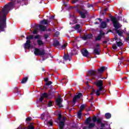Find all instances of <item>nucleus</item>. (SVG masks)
<instances>
[{"label": "nucleus", "instance_id": "nucleus-46", "mask_svg": "<svg viewBox=\"0 0 129 129\" xmlns=\"http://www.w3.org/2000/svg\"><path fill=\"white\" fill-rule=\"evenodd\" d=\"M96 121H97V122L98 123H100V122H101V120H100V119L98 118V119H97Z\"/></svg>", "mask_w": 129, "mask_h": 129}, {"label": "nucleus", "instance_id": "nucleus-31", "mask_svg": "<svg viewBox=\"0 0 129 129\" xmlns=\"http://www.w3.org/2000/svg\"><path fill=\"white\" fill-rule=\"evenodd\" d=\"M51 84H52V82H51V81H49V82H46V83L45 84V85L44 86V88H47L46 86H48L49 85H51Z\"/></svg>", "mask_w": 129, "mask_h": 129}, {"label": "nucleus", "instance_id": "nucleus-52", "mask_svg": "<svg viewBox=\"0 0 129 129\" xmlns=\"http://www.w3.org/2000/svg\"><path fill=\"white\" fill-rule=\"evenodd\" d=\"M21 128H22V126H20L19 127H18V129H21Z\"/></svg>", "mask_w": 129, "mask_h": 129}, {"label": "nucleus", "instance_id": "nucleus-19", "mask_svg": "<svg viewBox=\"0 0 129 129\" xmlns=\"http://www.w3.org/2000/svg\"><path fill=\"white\" fill-rule=\"evenodd\" d=\"M80 15L83 19H84L85 18V14H86V11H81L80 12Z\"/></svg>", "mask_w": 129, "mask_h": 129}, {"label": "nucleus", "instance_id": "nucleus-20", "mask_svg": "<svg viewBox=\"0 0 129 129\" xmlns=\"http://www.w3.org/2000/svg\"><path fill=\"white\" fill-rule=\"evenodd\" d=\"M106 69H107V68L105 67H102L98 70V72L99 73H102V72H103Z\"/></svg>", "mask_w": 129, "mask_h": 129}, {"label": "nucleus", "instance_id": "nucleus-54", "mask_svg": "<svg viewBox=\"0 0 129 129\" xmlns=\"http://www.w3.org/2000/svg\"><path fill=\"white\" fill-rule=\"evenodd\" d=\"M98 20H99V21H101V19L99 18Z\"/></svg>", "mask_w": 129, "mask_h": 129}, {"label": "nucleus", "instance_id": "nucleus-30", "mask_svg": "<svg viewBox=\"0 0 129 129\" xmlns=\"http://www.w3.org/2000/svg\"><path fill=\"white\" fill-rule=\"evenodd\" d=\"M82 112V111L81 110H79L78 112V118H81V115L82 114V113H81Z\"/></svg>", "mask_w": 129, "mask_h": 129}, {"label": "nucleus", "instance_id": "nucleus-24", "mask_svg": "<svg viewBox=\"0 0 129 129\" xmlns=\"http://www.w3.org/2000/svg\"><path fill=\"white\" fill-rule=\"evenodd\" d=\"M48 23V20H43L40 21V24L41 25H47Z\"/></svg>", "mask_w": 129, "mask_h": 129}, {"label": "nucleus", "instance_id": "nucleus-9", "mask_svg": "<svg viewBox=\"0 0 129 129\" xmlns=\"http://www.w3.org/2000/svg\"><path fill=\"white\" fill-rule=\"evenodd\" d=\"M101 92H104V90H103V87H99L98 89H97L96 91H95V94L97 96H99L100 94H101Z\"/></svg>", "mask_w": 129, "mask_h": 129}, {"label": "nucleus", "instance_id": "nucleus-32", "mask_svg": "<svg viewBox=\"0 0 129 129\" xmlns=\"http://www.w3.org/2000/svg\"><path fill=\"white\" fill-rule=\"evenodd\" d=\"M85 107H86V105H85V104L82 105L80 106V110H81V111H82V110H83L85 108Z\"/></svg>", "mask_w": 129, "mask_h": 129}, {"label": "nucleus", "instance_id": "nucleus-18", "mask_svg": "<svg viewBox=\"0 0 129 129\" xmlns=\"http://www.w3.org/2000/svg\"><path fill=\"white\" fill-rule=\"evenodd\" d=\"M63 59L64 60H69V61H70L71 60V56H70L69 54H64L63 56Z\"/></svg>", "mask_w": 129, "mask_h": 129}, {"label": "nucleus", "instance_id": "nucleus-25", "mask_svg": "<svg viewBox=\"0 0 129 129\" xmlns=\"http://www.w3.org/2000/svg\"><path fill=\"white\" fill-rule=\"evenodd\" d=\"M116 33L119 35V36H122V34L123 33V31L116 30Z\"/></svg>", "mask_w": 129, "mask_h": 129}, {"label": "nucleus", "instance_id": "nucleus-26", "mask_svg": "<svg viewBox=\"0 0 129 129\" xmlns=\"http://www.w3.org/2000/svg\"><path fill=\"white\" fill-rule=\"evenodd\" d=\"M39 27L41 31H45L46 30V26H45L39 25Z\"/></svg>", "mask_w": 129, "mask_h": 129}, {"label": "nucleus", "instance_id": "nucleus-10", "mask_svg": "<svg viewBox=\"0 0 129 129\" xmlns=\"http://www.w3.org/2000/svg\"><path fill=\"white\" fill-rule=\"evenodd\" d=\"M62 101L63 100L61 98V97H58L56 100V104L59 107H63V105H62Z\"/></svg>", "mask_w": 129, "mask_h": 129}, {"label": "nucleus", "instance_id": "nucleus-47", "mask_svg": "<svg viewBox=\"0 0 129 129\" xmlns=\"http://www.w3.org/2000/svg\"><path fill=\"white\" fill-rule=\"evenodd\" d=\"M38 33V30H35L34 31H33V34H37Z\"/></svg>", "mask_w": 129, "mask_h": 129}, {"label": "nucleus", "instance_id": "nucleus-17", "mask_svg": "<svg viewBox=\"0 0 129 129\" xmlns=\"http://www.w3.org/2000/svg\"><path fill=\"white\" fill-rule=\"evenodd\" d=\"M104 35V33L102 32V31L100 32V35L98 36V37L96 38V40H100L101 38H102V36Z\"/></svg>", "mask_w": 129, "mask_h": 129}, {"label": "nucleus", "instance_id": "nucleus-60", "mask_svg": "<svg viewBox=\"0 0 129 129\" xmlns=\"http://www.w3.org/2000/svg\"><path fill=\"white\" fill-rule=\"evenodd\" d=\"M82 9V10H83V9H82V8H81Z\"/></svg>", "mask_w": 129, "mask_h": 129}, {"label": "nucleus", "instance_id": "nucleus-49", "mask_svg": "<svg viewBox=\"0 0 129 129\" xmlns=\"http://www.w3.org/2000/svg\"><path fill=\"white\" fill-rule=\"evenodd\" d=\"M44 81H45V82H47L48 80V78H44Z\"/></svg>", "mask_w": 129, "mask_h": 129}, {"label": "nucleus", "instance_id": "nucleus-39", "mask_svg": "<svg viewBox=\"0 0 129 129\" xmlns=\"http://www.w3.org/2000/svg\"><path fill=\"white\" fill-rule=\"evenodd\" d=\"M59 35H60V33H59V32H58V31L56 32L54 34L55 37H58V36H59Z\"/></svg>", "mask_w": 129, "mask_h": 129}, {"label": "nucleus", "instance_id": "nucleus-37", "mask_svg": "<svg viewBox=\"0 0 129 129\" xmlns=\"http://www.w3.org/2000/svg\"><path fill=\"white\" fill-rule=\"evenodd\" d=\"M67 43H65L64 44H63L62 46H61V49H65V48H66V47H67Z\"/></svg>", "mask_w": 129, "mask_h": 129}, {"label": "nucleus", "instance_id": "nucleus-28", "mask_svg": "<svg viewBox=\"0 0 129 129\" xmlns=\"http://www.w3.org/2000/svg\"><path fill=\"white\" fill-rule=\"evenodd\" d=\"M105 116L106 118H110V117H111V114L109 113H107L105 114Z\"/></svg>", "mask_w": 129, "mask_h": 129}, {"label": "nucleus", "instance_id": "nucleus-35", "mask_svg": "<svg viewBox=\"0 0 129 129\" xmlns=\"http://www.w3.org/2000/svg\"><path fill=\"white\" fill-rule=\"evenodd\" d=\"M112 48L113 50H116V49H117V46H116V44H114L112 45Z\"/></svg>", "mask_w": 129, "mask_h": 129}, {"label": "nucleus", "instance_id": "nucleus-22", "mask_svg": "<svg viewBox=\"0 0 129 129\" xmlns=\"http://www.w3.org/2000/svg\"><path fill=\"white\" fill-rule=\"evenodd\" d=\"M53 46H54V47H57V48H60V43H59L58 41H55L53 43Z\"/></svg>", "mask_w": 129, "mask_h": 129}, {"label": "nucleus", "instance_id": "nucleus-56", "mask_svg": "<svg viewBox=\"0 0 129 129\" xmlns=\"http://www.w3.org/2000/svg\"><path fill=\"white\" fill-rule=\"evenodd\" d=\"M95 25H97V24H98V23L95 22Z\"/></svg>", "mask_w": 129, "mask_h": 129}, {"label": "nucleus", "instance_id": "nucleus-34", "mask_svg": "<svg viewBox=\"0 0 129 129\" xmlns=\"http://www.w3.org/2000/svg\"><path fill=\"white\" fill-rule=\"evenodd\" d=\"M89 74L91 75L92 76H93L94 75H95V71H91L89 72Z\"/></svg>", "mask_w": 129, "mask_h": 129}, {"label": "nucleus", "instance_id": "nucleus-23", "mask_svg": "<svg viewBox=\"0 0 129 129\" xmlns=\"http://www.w3.org/2000/svg\"><path fill=\"white\" fill-rule=\"evenodd\" d=\"M37 44L39 46H43L44 45V42L42 41L41 39L37 40Z\"/></svg>", "mask_w": 129, "mask_h": 129}, {"label": "nucleus", "instance_id": "nucleus-38", "mask_svg": "<svg viewBox=\"0 0 129 129\" xmlns=\"http://www.w3.org/2000/svg\"><path fill=\"white\" fill-rule=\"evenodd\" d=\"M35 39H38V40H40L41 39V36L37 35L35 36L34 37Z\"/></svg>", "mask_w": 129, "mask_h": 129}, {"label": "nucleus", "instance_id": "nucleus-40", "mask_svg": "<svg viewBox=\"0 0 129 129\" xmlns=\"http://www.w3.org/2000/svg\"><path fill=\"white\" fill-rule=\"evenodd\" d=\"M28 129H34V126L32 124H30L28 126Z\"/></svg>", "mask_w": 129, "mask_h": 129}, {"label": "nucleus", "instance_id": "nucleus-41", "mask_svg": "<svg viewBox=\"0 0 129 129\" xmlns=\"http://www.w3.org/2000/svg\"><path fill=\"white\" fill-rule=\"evenodd\" d=\"M119 60H120V63H118V66H119V64L120 65V64H121V62H122V60H123V57H121L120 58H119Z\"/></svg>", "mask_w": 129, "mask_h": 129}, {"label": "nucleus", "instance_id": "nucleus-8", "mask_svg": "<svg viewBox=\"0 0 129 129\" xmlns=\"http://www.w3.org/2000/svg\"><path fill=\"white\" fill-rule=\"evenodd\" d=\"M82 96V94L81 93H79L77 95H76L74 98L73 99V102L74 104H75V103L80 97Z\"/></svg>", "mask_w": 129, "mask_h": 129}, {"label": "nucleus", "instance_id": "nucleus-29", "mask_svg": "<svg viewBox=\"0 0 129 129\" xmlns=\"http://www.w3.org/2000/svg\"><path fill=\"white\" fill-rule=\"evenodd\" d=\"M44 123H46L47 124H49V125H52L53 124V121L52 120H49L48 122L45 121Z\"/></svg>", "mask_w": 129, "mask_h": 129}, {"label": "nucleus", "instance_id": "nucleus-43", "mask_svg": "<svg viewBox=\"0 0 129 129\" xmlns=\"http://www.w3.org/2000/svg\"><path fill=\"white\" fill-rule=\"evenodd\" d=\"M93 121L94 123L95 121H96V120H97V119L96 118V117H93Z\"/></svg>", "mask_w": 129, "mask_h": 129}, {"label": "nucleus", "instance_id": "nucleus-15", "mask_svg": "<svg viewBox=\"0 0 129 129\" xmlns=\"http://www.w3.org/2000/svg\"><path fill=\"white\" fill-rule=\"evenodd\" d=\"M115 40L116 41L117 46L121 47V46L122 45V42H121V40H118V38H117V37L115 38Z\"/></svg>", "mask_w": 129, "mask_h": 129}, {"label": "nucleus", "instance_id": "nucleus-27", "mask_svg": "<svg viewBox=\"0 0 129 129\" xmlns=\"http://www.w3.org/2000/svg\"><path fill=\"white\" fill-rule=\"evenodd\" d=\"M28 77H26L23 79L22 81H21V83H22L23 84H24V83H26V82H27V81H28Z\"/></svg>", "mask_w": 129, "mask_h": 129}, {"label": "nucleus", "instance_id": "nucleus-36", "mask_svg": "<svg viewBox=\"0 0 129 129\" xmlns=\"http://www.w3.org/2000/svg\"><path fill=\"white\" fill-rule=\"evenodd\" d=\"M75 30H79V29H80V25L79 24L76 25L75 27Z\"/></svg>", "mask_w": 129, "mask_h": 129}, {"label": "nucleus", "instance_id": "nucleus-50", "mask_svg": "<svg viewBox=\"0 0 129 129\" xmlns=\"http://www.w3.org/2000/svg\"><path fill=\"white\" fill-rule=\"evenodd\" d=\"M48 35H47V34L45 35V36H44V38H45V39H47V38H48Z\"/></svg>", "mask_w": 129, "mask_h": 129}, {"label": "nucleus", "instance_id": "nucleus-5", "mask_svg": "<svg viewBox=\"0 0 129 129\" xmlns=\"http://www.w3.org/2000/svg\"><path fill=\"white\" fill-rule=\"evenodd\" d=\"M34 53L35 55H45V51L44 50H41L39 48H35Z\"/></svg>", "mask_w": 129, "mask_h": 129}, {"label": "nucleus", "instance_id": "nucleus-48", "mask_svg": "<svg viewBox=\"0 0 129 129\" xmlns=\"http://www.w3.org/2000/svg\"><path fill=\"white\" fill-rule=\"evenodd\" d=\"M26 120H28V121H30V120H31V117H28V118L26 119Z\"/></svg>", "mask_w": 129, "mask_h": 129}, {"label": "nucleus", "instance_id": "nucleus-4", "mask_svg": "<svg viewBox=\"0 0 129 129\" xmlns=\"http://www.w3.org/2000/svg\"><path fill=\"white\" fill-rule=\"evenodd\" d=\"M112 21L113 22V26L116 29H119L121 27V25L116 20V18H112Z\"/></svg>", "mask_w": 129, "mask_h": 129}, {"label": "nucleus", "instance_id": "nucleus-59", "mask_svg": "<svg viewBox=\"0 0 129 129\" xmlns=\"http://www.w3.org/2000/svg\"><path fill=\"white\" fill-rule=\"evenodd\" d=\"M49 98H52V97H49Z\"/></svg>", "mask_w": 129, "mask_h": 129}, {"label": "nucleus", "instance_id": "nucleus-2", "mask_svg": "<svg viewBox=\"0 0 129 129\" xmlns=\"http://www.w3.org/2000/svg\"><path fill=\"white\" fill-rule=\"evenodd\" d=\"M86 123L88 126L84 127L83 129H92L96 126L95 123L92 122V119L90 117H89L86 119Z\"/></svg>", "mask_w": 129, "mask_h": 129}, {"label": "nucleus", "instance_id": "nucleus-51", "mask_svg": "<svg viewBox=\"0 0 129 129\" xmlns=\"http://www.w3.org/2000/svg\"><path fill=\"white\" fill-rule=\"evenodd\" d=\"M91 7H92V5H90V4H89L88 5V8H91Z\"/></svg>", "mask_w": 129, "mask_h": 129}, {"label": "nucleus", "instance_id": "nucleus-6", "mask_svg": "<svg viewBox=\"0 0 129 129\" xmlns=\"http://www.w3.org/2000/svg\"><path fill=\"white\" fill-rule=\"evenodd\" d=\"M51 95V93H49V94H47L46 93H44L40 96V98H39V101H43L44 98H48L49 96Z\"/></svg>", "mask_w": 129, "mask_h": 129}, {"label": "nucleus", "instance_id": "nucleus-57", "mask_svg": "<svg viewBox=\"0 0 129 129\" xmlns=\"http://www.w3.org/2000/svg\"><path fill=\"white\" fill-rule=\"evenodd\" d=\"M91 99L92 100V99H93V97H92Z\"/></svg>", "mask_w": 129, "mask_h": 129}, {"label": "nucleus", "instance_id": "nucleus-33", "mask_svg": "<svg viewBox=\"0 0 129 129\" xmlns=\"http://www.w3.org/2000/svg\"><path fill=\"white\" fill-rule=\"evenodd\" d=\"M33 38H34V36L31 35L29 36H27L26 37V39H27V40H32V39H33Z\"/></svg>", "mask_w": 129, "mask_h": 129}, {"label": "nucleus", "instance_id": "nucleus-14", "mask_svg": "<svg viewBox=\"0 0 129 129\" xmlns=\"http://www.w3.org/2000/svg\"><path fill=\"white\" fill-rule=\"evenodd\" d=\"M92 38V34H85L83 37V40H87V39H91Z\"/></svg>", "mask_w": 129, "mask_h": 129}, {"label": "nucleus", "instance_id": "nucleus-1", "mask_svg": "<svg viewBox=\"0 0 129 129\" xmlns=\"http://www.w3.org/2000/svg\"><path fill=\"white\" fill-rule=\"evenodd\" d=\"M13 7H14V5H13L12 3L7 4L5 6L2 12L1 13V15L3 16V19L0 23V31H4V28H6L7 26L6 24V16L8 15L10 10H11Z\"/></svg>", "mask_w": 129, "mask_h": 129}, {"label": "nucleus", "instance_id": "nucleus-53", "mask_svg": "<svg viewBox=\"0 0 129 129\" xmlns=\"http://www.w3.org/2000/svg\"><path fill=\"white\" fill-rule=\"evenodd\" d=\"M50 19H54V16H51V17H50Z\"/></svg>", "mask_w": 129, "mask_h": 129}, {"label": "nucleus", "instance_id": "nucleus-21", "mask_svg": "<svg viewBox=\"0 0 129 129\" xmlns=\"http://www.w3.org/2000/svg\"><path fill=\"white\" fill-rule=\"evenodd\" d=\"M106 26H107V24L105 22H102L100 25L101 28H102L103 29L106 28Z\"/></svg>", "mask_w": 129, "mask_h": 129}, {"label": "nucleus", "instance_id": "nucleus-7", "mask_svg": "<svg viewBox=\"0 0 129 129\" xmlns=\"http://www.w3.org/2000/svg\"><path fill=\"white\" fill-rule=\"evenodd\" d=\"M99 46L100 44H97L96 48L94 49V52L96 55H99L100 54V49L99 48Z\"/></svg>", "mask_w": 129, "mask_h": 129}, {"label": "nucleus", "instance_id": "nucleus-11", "mask_svg": "<svg viewBox=\"0 0 129 129\" xmlns=\"http://www.w3.org/2000/svg\"><path fill=\"white\" fill-rule=\"evenodd\" d=\"M31 48V41L30 40H27L26 42L24 44L25 49H30Z\"/></svg>", "mask_w": 129, "mask_h": 129}, {"label": "nucleus", "instance_id": "nucleus-44", "mask_svg": "<svg viewBox=\"0 0 129 129\" xmlns=\"http://www.w3.org/2000/svg\"><path fill=\"white\" fill-rule=\"evenodd\" d=\"M95 93V90H93L92 92L91 93V95H93Z\"/></svg>", "mask_w": 129, "mask_h": 129}, {"label": "nucleus", "instance_id": "nucleus-13", "mask_svg": "<svg viewBox=\"0 0 129 129\" xmlns=\"http://www.w3.org/2000/svg\"><path fill=\"white\" fill-rule=\"evenodd\" d=\"M82 54L84 57H88V55H89L88 51L85 49L82 50Z\"/></svg>", "mask_w": 129, "mask_h": 129}, {"label": "nucleus", "instance_id": "nucleus-42", "mask_svg": "<svg viewBox=\"0 0 129 129\" xmlns=\"http://www.w3.org/2000/svg\"><path fill=\"white\" fill-rule=\"evenodd\" d=\"M45 117H46V115H45V114H42L41 115V119H44V118H45Z\"/></svg>", "mask_w": 129, "mask_h": 129}, {"label": "nucleus", "instance_id": "nucleus-58", "mask_svg": "<svg viewBox=\"0 0 129 129\" xmlns=\"http://www.w3.org/2000/svg\"><path fill=\"white\" fill-rule=\"evenodd\" d=\"M52 96H54V94L52 93Z\"/></svg>", "mask_w": 129, "mask_h": 129}, {"label": "nucleus", "instance_id": "nucleus-16", "mask_svg": "<svg viewBox=\"0 0 129 129\" xmlns=\"http://www.w3.org/2000/svg\"><path fill=\"white\" fill-rule=\"evenodd\" d=\"M71 22H70V24L72 25L73 24H76L77 23V20L75 17H71Z\"/></svg>", "mask_w": 129, "mask_h": 129}, {"label": "nucleus", "instance_id": "nucleus-55", "mask_svg": "<svg viewBox=\"0 0 129 129\" xmlns=\"http://www.w3.org/2000/svg\"><path fill=\"white\" fill-rule=\"evenodd\" d=\"M104 11H107V8L104 9Z\"/></svg>", "mask_w": 129, "mask_h": 129}, {"label": "nucleus", "instance_id": "nucleus-45", "mask_svg": "<svg viewBox=\"0 0 129 129\" xmlns=\"http://www.w3.org/2000/svg\"><path fill=\"white\" fill-rule=\"evenodd\" d=\"M48 106H49V107H50V106H52V102L49 101V102H48Z\"/></svg>", "mask_w": 129, "mask_h": 129}, {"label": "nucleus", "instance_id": "nucleus-12", "mask_svg": "<svg viewBox=\"0 0 129 129\" xmlns=\"http://www.w3.org/2000/svg\"><path fill=\"white\" fill-rule=\"evenodd\" d=\"M95 84L98 87H103V82L101 80L97 81Z\"/></svg>", "mask_w": 129, "mask_h": 129}, {"label": "nucleus", "instance_id": "nucleus-3", "mask_svg": "<svg viewBox=\"0 0 129 129\" xmlns=\"http://www.w3.org/2000/svg\"><path fill=\"white\" fill-rule=\"evenodd\" d=\"M65 119L64 118L62 117V115H61V114H59L58 116V120L59 121V128L60 129H63V127L64 126V120Z\"/></svg>", "mask_w": 129, "mask_h": 129}]
</instances>
